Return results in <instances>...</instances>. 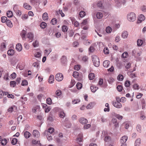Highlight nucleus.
I'll return each mask as SVG.
<instances>
[{"label":"nucleus","mask_w":146,"mask_h":146,"mask_svg":"<svg viewBox=\"0 0 146 146\" xmlns=\"http://www.w3.org/2000/svg\"><path fill=\"white\" fill-rule=\"evenodd\" d=\"M7 15L9 17H11L13 15V13L11 11H8L7 13Z\"/></svg>","instance_id":"34"},{"label":"nucleus","mask_w":146,"mask_h":146,"mask_svg":"<svg viewBox=\"0 0 146 146\" xmlns=\"http://www.w3.org/2000/svg\"><path fill=\"white\" fill-rule=\"evenodd\" d=\"M79 121L80 123L83 125L87 124L88 122V120L83 117H81L79 119Z\"/></svg>","instance_id":"7"},{"label":"nucleus","mask_w":146,"mask_h":146,"mask_svg":"<svg viewBox=\"0 0 146 146\" xmlns=\"http://www.w3.org/2000/svg\"><path fill=\"white\" fill-rule=\"evenodd\" d=\"M123 63L125 69H126V71L128 70L131 67V63L128 62H123Z\"/></svg>","instance_id":"8"},{"label":"nucleus","mask_w":146,"mask_h":146,"mask_svg":"<svg viewBox=\"0 0 146 146\" xmlns=\"http://www.w3.org/2000/svg\"><path fill=\"white\" fill-rule=\"evenodd\" d=\"M117 79L119 81H121L123 79V76L122 75L119 74L118 75Z\"/></svg>","instance_id":"44"},{"label":"nucleus","mask_w":146,"mask_h":146,"mask_svg":"<svg viewBox=\"0 0 146 146\" xmlns=\"http://www.w3.org/2000/svg\"><path fill=\"white\" fill-rule=\"evenodd\" d=\"M5 23L9 27H12V23L10 20L7 19Z\"/></svg>","instance_id":"32"},{"label":"nucleus","mask_w":146,"mask_h":146,"mask_svg":"<svg viewBox=\"0 0 146 146\" xmlns=\"http://www.w3.org/2000/svg\"><path fill=\"white\" fill-rule=\"evenodd\" d=\"M136 129L137 131L139 132H141V126L139 124H138L136 127Z\"/></svg>","instance_id":"52"},{"label":"nucleus","mask_w":146,"mask_h":146,"mask_svg":"<svg viewBox=\"0 0 146 146\" xmlns=\"http://www.w3.org/2000/svg\"><path fill=\"white\" fill-rule=\"evenodd\" d=\"M104 53L106 54H108L109 53V50L108 48H105L103 50Z\"/></svg>","instance_id":"58"},{"label":"nucleus","mask_w":146,"mask_h":146,"mask_svg":"<svg viewBox=\"0 0 146 146\" xmlns=\"http://www.w3.org/2000/svg\"><path fill=\"white\" fill-rule=\"evenodd\" d=\"M51 109V108L50 106L47 107L44 109L46 113L49 112Z\"/></svg>","instance_id":"63"},{"label":"nucleus","mask_w":146,"mask_h":146,"mask_svg":"<svg viewBox=\"0 0 146 146\" xmlns=\"http://www.w3.org/2000/svg\"><path fill=\"white\" fill-rule=\"evenodd\" d=\"M54 131V129L52 127L49 128L48 131H45L44 133V135H46L47 134H48V133L50 134L52 133Z\"/></svg>","instance_id":"14"},{"label":"nucleus","mask_w":146,"mask_h":146,"mask_svg":"<svg viewBox=\"0 0 146 146\" xmlns=\"http://www.w3.org/2000/svg\"><path fill=\"white\" fill-rule=\"evenodd\" d=\"M26 29H23L22 31L21 34V35L22 38H25V35L26 33Z\"/></svg>","instance_id":"18"},{"label":"nucleus","mask_w":146,"mask_h":146,"mask_svg":"<svg viewBox=\"0 0 146 146\" xmlns=\"http://www.w3.org/2000/svg\"><path fill=\"white\" fill-rule=\"evenodd\" d=\"M33 136L36 138H38L40 136V133L37 130H34L33 131Z\"/></svg>","instance_id":"13"},{"label":"nucleus","mask_w":146,"mask_h":146,"mask_svg":"<svg viewBox=\"0 0 146 146\" xmlns=\"http://www.w3.org/2000/svg\"><path fill=\"white\" fill-rule=\"evenodd\" d=\"M127 20L130 21H134L136 19V16L135 13L131 12L129 13L127 15Z\"/></svg>","instance_id":"3"},{"label":"nucleus","mask_w":146,"mask_h":146,"mask_svg":"<svg viewBox=\"0 0 146 146\" xmlns=\"http://www.w3.org/2000/svg\"><path fill=\"white\" fill-rule=\"evenodd\" d=\"M112 30L111 28L110 27H107L106 29V32L108 33H111Z\"/></svg>","instance_id":"47"},{"label":"nucleus","mask_w":146,"mask_h":146,"mask_svg":"<svg viewBox=\"0 0 146 146\" xmlns=\"http://www.w3.org/2000/svg\"><path fill=\"white\" fill-rule=\"evenodd\" d=\"M117 119L115 118H113L112 119V122L114 124V126L115 127H118V123H117Z\"/></svg>","instance_id":"28"},{"label":"nucleus","mask_w":146,"mask_h":146,"mask_svg":"<svg viewBox=\"0 0 146 146\" xmlns=\"http://www.w3.org/2000/svg\"><path fill=\"white\" fill-rule=\"evenodd\" d=\"M58 111L59 117L61 118H64L65 116L66 115L64 111L60 109Z\"/></svg>","instance_id":"12"},{"label":"nucleus","mask_w":146,"mask_h":146,"mask_svg":"<svg viewBox=\"0 0 146 146\" xmlns=\"http://www.w3.org/2000/svg\"><path fill=\"white\" fill-rule=\"evenodd\" d=\"M145 19V16L143 14L140 15L138 17L137 23H140Z\"/></svg>","instance_id":"6"},{"label":"nucleus","mask_w":146,"mask_h":146,"mask_svg":"<svg viewBox=\"0 0 146 146\" xmlns=\"http://www.w3.org/2000/svg\"><path fill=\"white\" fill-rule=\"evenodd\" d=\"M54 76L52 75H50L48 79V82L49 83L51 84L53 83L54 81Z\"/></svg>","instance_id":"23"},{"label":"nucleus","mask_w":146,"mask_h":146,"mask_svg":"<svg viewBox=\"0 0 146 146\" xmlns=\"http://www.w3.org/2000/svg\"><path fill=\"white\" fill-rule=\"evenodd\" d=\"M51 51L52 50L50 48L48 49H45L44 51V55L45 56H48Z\"/></svg>","instance_id":"22"},{"label":"nucleus","mask_w":146,"mask_h":146,"mask_svg":"<svg viewBox=\"0 0 146 146\" xmlns=\"http://www.w3.org/2000/svg\"><path fill=\"white\" fill-rule=\"evenodd\" d=\"M17 110V107L15 106H13L10 107L8 109L9 112H12L13 111H16Z\"/></svg>","instance_id":"9"},{"label":"nucleus","mask_w":146,"mask_h":146,"mask_svg":"<svg viewBox=\"0 0 146 146\" xmlns=\"http://www.w3.org/2000/svg\"><path fill=\"white\" fill-rule=\"evenodd\" d=\"M17 142V139L16 138H13L12 140L11 143L13 145H15Z\"/></svg>","instance_id":"48"},{"label":"nucleus","mask_w":146,"mask_h":146,"mask_svg":"<svg viewBox=\"0 0 146 146\" xmlns=\"http://www.w3.org/2000/svg\"><path fill=\"white\" fill-rule=\"evenodd\" d=\"M47 24L44 22H42L40 24V26L41 28L44 29L46 27Z\"/></svg>","instance_id":"40"},{"label":"nucleus","mask_w":146,"mask_h":146,"mask_svg":"<svg viewBox=\"0 0 146 146\" xmlns=\"http://www.w3.org/2000/svg\"><path fill=\"white\" fill-rule=\"evenodd\" d=\"M133 88L135 90H139V86L136 84L133 85Z\"/></svg>","instance_id":"62"},{"label":"nucleus","mask_w":146,"mask_h":146,"mask_svg":"<svg viewBox=\"0 0 146 146\" xmlns=\"http://www.w3.org/2000/svg\"><path fill=\"white\" fill-rule=\"evenodd\" d=\"M103 16L102 14L100 12H98L96 14V17L98 19H101Z\"/></svg>","instance_id":"37"},{"label":"nucleus","mask_w":146,"mask_h":146,"mask_svg":"<svg viewBox=\"0 0 146 146\" xmlns=\"http://www.w3.org/2000/svg\"><path fill=\"white\" fill-rule=\"evenodd\" d=\"M79 75V73L75 71L73 73V76L75 78H77Z\"/></svg>","instance_id":"51"},{"label":"nucleus","mask_w":146,"mask_h":146,"mask_svg":"<svg viewBox=\"0 0 146 146\" xmlns=\"http://www.w3.org/2000/svg\"><path fill=\"white\" fill-rule=\"evenodd\" d=\"M14 53L15 52L14 50L12 49H10L9 50L7 51L8 54L10 56L13 55Z\"/></svg>","instance_id":"27"},{"label":"nucleus","mask_w":146,"mask_h":146,"mask_svg":"<svg viewBox=\"0 0 146 146\" xmlns=\"http://www.w3.org/2000/svg\"><path fill=\"white\" fill-rule=\"evenodd\" d=\"M23 7L25 9L29 10H31L32 8L30 5H28L27 3L24 4Z\"/></svg>","instance_id":"30"},{"label":"nucleus","mask_w":146,"mask_h":146,"mask_svg":"<svg viewBox=\"0 0 146 146\" xmlns=\"http://www.w3.org/2000/svg\"><path fill=\"white\" fill-rule=\"evenodd\" d=\"M127 139V137L126 136H124L121 137L120 139V142L121 144H125Z\"/></svg>","instance_id":"15"},{"label":"nucleus","mask_w":146,"mask_h":146,"mask_svg":"<svg viewBox=\"0 0 146 146\" xmlns=\"http://www.w3.org/2000/svg\"><path fill=\"white\" fill-rule=\"evenodd\" d=\"M50 22L52 25H55L57 23V20L55 18H53L51 20Z\"/></svg>","instance_id":"43"},{"label":"nucleus","mask_w":146,"mask_h":146,"mask_svg":"<svg viewBox=\"0 0 146 146\" xmlns=\"http://www.w3.org/2000/svg\"><path fill=\"white\" fill-rule=\"evenodd\" d=\"M63 78V75L61 73L57 74L55 76V79L56 80L58 81H62Z\"/></svg>","instance_id":"4"},{"label":"nucleus","mask_w":146,"mask_h":146,"mask_svg":"<svg viewBox=\"0 0 146 146\" xmlns=\"http://www.w3.org/2000/svg\"><path fill=\"white\" fill-rule=\"evenodd\" d=\"M94 74L93 73H91L89 74L88 75L89 78L90 80H92L95 78Z\"/></svg>","instance_id":"36"},{"label":"nucleus","mask_w":146,"mask_h":146,"mask_svg":"<svg viewBox=\"0 0 146 146\" xmlns=\"http://www.w3.org/2000/svg\"><path fill=\"white\" fill-rule=\"evenodd\" d=\"M7 20V18L6 17H1V22L3 23H5Z\"/></svg>","instance_id":"54"},{"label":"nucleus","mask_w":146,"mask_h":146,"mask_svg":"<svg viewBox=\"0 0 146 146\" xmlns=\"http://www.w3.org/2000/svg\"><path fill=\"white\" fill-rule=\"evenodd\" d=\"M80 100L79 99H77L76 100H74L72 101V104H76L78 102H80Z\"/></svg>","instance_id":"60"},{"label":"nucleus","mask_w":146,"mask_h":146,"mask_svg":"<svg viewBox=\"0 0 146 146\" xmlns=\"http://www.w3.org/2000/svg\"><path fill=\"white\" fill-rule=\"evenodd\" d=\"M42 17L44 21L48 20V17L47 13H43L42 15Z\"/></svg>","instance_id":"24"},{"label":"nucleus","mask_w":146,"mask_h":146,"mask_svg":"<svg viewBox=\"0 0 146 146\" xmlns=\"http://www.w3.org/2000/svg\"><path fill=\"white\" fill-rule=\"evenodd\" d=\"M141 142V139L140 138L137 139L135 141V146H139Z\"/></svg>","instance_id":"26"},{"label":"nucleus","mask_w":146,"mask_h":146,"mask_svg":"<svg viewBox=\"0 0 146 146\" xmlns=\"http://www.w3.org/2000/svg\"><path fill=\"white\" fill-rule=\"evenodd\" d=\"M24 136L27 139L29 138L31 136L30 133L28 131H26L24 133Z\"/></svg>","instance_id":"25"},{"label":"nucleus","mask_w":146,"mask_h":146,"mask_svg":"<svg viewBox=\"0 0 146 146\" xmlns=\"http://www.w3.org/2000/svg\"><path fill=\"white\" fill-rule=\"evenodd\" d=\"M68 29V27L66 25H63L62 28V31L64 32H67Z\"/></svg>","instance_id":"39"},{"label":"nucleus","mask_w":146,"mask_h":146,"mask_svg":"<svg viewBox=\"0 0 146 146\" xmlns=\"http://www.w3.org/2000/svg\"><path fill=\"white\" fill-rule=\"evenodd\" d=\"M61 91L60 90H58L56 91L55 94L58 96H59L61 94Z\"/></svg>","instance_id":"56"},{"label":"nucleus","mask_w":146,"mask_h":146,"mask_svg":"<svg viewBox=\"0 0 146 146\" xmlns=\"http://www.w3.org/2000/svg\"><path fill=\"white\" fill-rule=\"evenodd\" d=\"M128 32L126 31H123L121 33V36L123 39H126L128 37Z\"/></svg>","instance_id":"10"},{"label":"nucleus","mask_w":146,"mask_h":146,"mask_svg":"<svg viewBox=\"0 0 146 146\" xmlns=\"http://www.w3.org/2000/svg\"><path fill=\"white\" fill-rule=\"evenodd\" d=\"M7 143V140L6 139H3L1 141V143L2 145H5Z\"/></svg>","instance_id":"42"},{"label":"nucleus","mask_w":146,"mask_h":146,"mask_svg":"<svg viewBox=\"0 0 146 146\" xmlns=\"http://www.w3.org/2000/svg\"><path fill=\"white\" fill-rule=\"evenodd\" d=\"M128 56V54L126 52H125L122 55V57L124 58H126Z\"/></svg>","instance_id":"61"},{"label":"nucleus","mask_w":146,"mask_h":146,"mask_svg":"<svg viewBox=\"0 0 146 146\" xmlns=\"http://www.w3.org/2000/svg\"><path fill=\"white\" fill-rule=\"evenodd\" d=\"M94 105V103L93 102H91L89 104L86 106L87 109H90L92 108Z\"/></svg>","instance_id":"31"},{"label":"nucleus","mask_w":146,"mask_h":146,"mask_svg":"<svg viewBox=\"0 0 146 146\" xmlns=\"http://www.w3.org/2000/svg\"><path fill=\"white\" fill-rule=\"evenodd\" d=\"M33 45L35 47H37L39 46V44L38 41L37 40H36L33 43Z\"/></svg>","instance_id":"38"},{"label":"nucleus","mask_w":146,"mask_h":146,"mask_svg":"<svg viewBox=\"0 0 146 146\" xmlns=\"http://www.w3.org/2000/svg\"><path fill=\"white\" fill-rule=\"evenodd\" d=\"M112 104L114 107L118 108H121L122 106L121 104L118 101L117 99L116 101L113 102Z\"/></svg>","instance_id":"5"},{"label":"nucleus","mask_w":146,"mask_h":146,"mask_svg":"<svg viewBox=\"0 0 146 146\" xmlns=\"http://www.w3.org/2000/svg\"><path fill=\"white\" fill-rule=\"evenodd\" d=\"M92 57L94 66L96 67L99 66L100 65V61L98 58L95 55H92Z\"/></svg>","instance_id":"2"},{"label":"nucleus","mask_w":146,"mask_h":146,"mask_svg":"<svg viewBox=\"0 0 146 146\" xmlns=\"http://www.w3.org/2000/svg\"><path fill=\"white\" fill-rule=\"evenodd\" d=\"M55 140L57 143L59 144H61L63 143L64 140H66V138H60L57 137L56 138Z\"/></svg>","instance_id":"11"},{"label":"nucleus","mask_w":146,"mask_h":146,"mask_svg":"<svg viewBox=\"0 0 146 146\" xmlns=\"http://www.w3.org/2000/svg\"><path fill=\"white\" fill-rule=\"evenodd\" d=\"M78 89H80L82 88V84L78 82L76 86Z\"/></svg>","instance_id":"41"},{"label":"nucleus","mask_w":146,"mask_h":146,"mask_svg":"<svg viewBox=\"0 0 146 146\" xmlns=\"http://www.w3.org/2000/svg\"><path fill=\"white\" fill-rule=\"evenodd\" d=\"M87 19L84 20L81 24V26L82 27H83V26L86 25L87 24Z\"/></svg>","instance_id":"57"},{"label":"nucleus","mask_w":146,"mask_h":146,"mask_svg":"<svg viewBox=\"0 0 146 146\" xmlns=\"http://www.w3.org/2000/svg\"><path fill=\"white\" fill-rule=\"evenodd\" d=\"M137 45L138 46H140L142 45L143 42L141 39H138L137 41Z\"/></svg>","instance_id":"35"},{"label":"nucleus","mask_w":146,"mask_h":146,"mask_svg":"<svg viewBox=\"0 0 146 146\" xmlns=\"http://www.w3.org/2000/svg\"><path fill=\"white\" fill-rule=\"evenodd\" d=\"M16 49L18 51H21L22 50V47L21 44L18 43L16 45Z\"/></svg>","instance_id":"20"},{"label":"nucleus","mask_w":146,"mask_h":146,"mask_svg":"<svg viewBox=\"0 0 146 146\" xmlns=\"http://www.w3.org/2000/svg\"><path fill=\"white\" fill-rule=\"evenodd\" d=\"M46 135L47 139L48 141L52 139V137L50 134H47Z\"/></svg>","instance_id":"59"},{"label":"nucleus","mask_w":146,"mask_h":146,"mask_svg":"<svg viewBox=\"0 0 146 146\" xmlns=\"http://www.w3.org/2000/svg\"><path fill=\"white\" fill-rule=\"evenodd\" d=\"M83 140V136L82 134H79L78 136V137L76 141L78 142H81Z\"/></svg>","instance_id":"16"},{"label":"nucleus","mask_w":146,"mask_h":146,"mask_svg":"<svg viewBox=\"0 0 146 146\" xmlns=\"http://www.w3.org/2000/svg\"><path fill=\"white\" fill-rule=\"evenodd\" d=\"M16 82L14 81H11L10 82V85L11 86L14 87L16 86Z\"/></svg>","instance_id":"45"},{"label":"nucleus","mask_w":146,"mask_h":146,"mask_svg":"<svg viewBox=\"0 0 146 146\" xmlns=\"http://www.w3.org/2000/svg\"><path fill=\"white\" fill-rule=\"evenodd\" d=\"M32 143L33 144L36 145L38 144L39 145V146H41V144L40 143L39 141H36L35 139H33L32 141Z\"/></svg>","instance_id":"29"},{"label":"nucleus","mask_w":146,"mask_h":146,"mask_svg":"<svg viewBox=\"0 0 146 146\" xmlns=\"http://www.w3.org/2000/svg\"><path fill=\"white\" fill-rule=\"evenodd\" d=\"M120 40V38L119 36L117 35L115 38V41L116 42H118Z\"/></svg>","instance_id":"64"},{"label":"nucleus","mask_w":146,"mask_h":146,"mask_svg":"<svg viewBox=\"0 0 146 146\" xmlns=\"http://www.w3.org/2000/svg\"><path fill=\"white\" fill-rule=\"evenodd\" d=\"M112 114L114 116H115L117 118L119 119H121L123 118V116L120 115L119 114H117L115 113L114 112H113L112 113Z\"/></svg>","instance_id":"19"},{"label":"nucleus","mask_w":146,"mask_h":146,"mask_svg":"<svg viewBox=\"0 0 146 146\" xmlns=\"http://www.w3.org/2000/svg\"><path fill=\"white\" fill-rule=\"evenodd\" d=\"M28 84V82L27 80H24L22 81L21 85L23 86H26Z\"/></svg>","instance_id":"49"},{"label":"nucleus","mask_w":146,"mask_h":146,"mask_svg":"<svg viewBox=\"0 0 146 146\" xmlns=\"http://www.w3.org/2000/svg\"><path fill=\"white\" fill-rule=\"evenodd\" d=\"M16 76V74L15 73H13L10 76V78L12 79H13L15 78Z\"/></svg>","instance_id":"55"},{"label":"nucleus","mask_w":146,"mask_h":146,"mask_svg":"<svg viewBox=\"0 0 146 146\" xmlns=\"http://www.w3.org/2000/svg\"><path fill=\"white\" fill-rule=\"evenodd\" d=\"M51 102H52V100H51V99L50 98H48L46 99V102L48 104H49V105L51 104Z\"/></svg>","instance_id":"53"},{"label":"nucleus","mask_w":146,"mask_h":146,"mask_svg":"<svg viewBox=\"0 0 146 146\" xmlns=\"http://www.w3.org/2000/svg\"><path fill=\"white\" fill-rule=\"evenodd\" d=\"M90 89L92 92H95L98 89V88L96 86H92L90 87Z\"/></svg>","instance_id":"21"},{"label":"nucleus","mask_w":146,"mask_h":146,"mask_svg":"<svg viewBox=\"0 0 146 146\" xmlns=\"http://www.w3.org/2000/svg\"><path fill=\"white\" fill-rule=\"evenodd\" d=\"M101 137H105L104 140L105 142H109L111 140V138L109 135L108 132L106 131H102Z\"/></svg>","instance_id":"1"},{"label":"nucleus","mask_w":146,"mask_h":146,"mask_svg":"<svg viewBox=\"0 0 146 146\" xmlns=\"http://www.w3.org/2000/svg\"><path fill=\"white\" fill-rule=\"evenodd\" d=\"M79 15L81 17H83L85 16V13L84 11H81L79 13Z\"/></svg>","instance_id":"46"},{"label":"nucleus","mask_w":146,"mask_h":146,"mask_svg":"<svg viewBox=\"0 0 146 146\" xmlns=\"http://www.w3.org/2000/svg\"><path fill=\"white\" fill-rule=\"evenodd\" d=\"M27 37L31 39H32L33 38V35L31 33H29L27 35Z\"/></svg>","instance_id":"50"},{"label":"nucleus","mask_w":146,"mask_h":146,"mask_svg":"<svg viewBox=\"0 0 146 146\" xmlns=\"http://www.w3.org/2000/svg\"><path fill=\"white\" fill-rule=\"evenodd\" d=\"M34 55L36 58H40L41 56V54L40 52H37L35 53Z\"/></svg>","instance_id":"33"},{"label":"nucleus","mask_w":146,"mask_h":146,"mask_svg":"<svg viewBox=\"0 0 146 146\" xmlns=\"http://www.w3.org/2000/svg\"><path fill=\"white\" fill-rule=\"evenodd\" d=\"M110 62L108 60L104 61L103 63V66L105 68H108L110 64Z\"/></svg>","instance_id":"17"}]
</instances>
